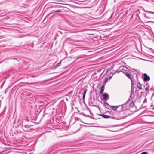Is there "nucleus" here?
Returning <instances> with one entry per match:
<instances>
[{
	"label": "nucleus",
	"mask_w": 154,
	"mask_h": 154,
	"mask_svg": "<svg viewBox=\"0 0 154 154\" xmlns=\"http://www.w3.org/2000/svg\"><path fill=\"white\" fill-rule=\"evenodd\" d=\"M131 81V92L130 95V98H132V95L134 92V86L136 85L138 82V77L136 73H134L132 75V78L130 79Z\"/></svg>",
	"instance_id": "nucleus-1"
},
{
	"label": "nucleus",
	"mask_w": 154,
	"mask_h": 154,
	"mask_svg": "<svg viewBox=\"0 0 154 154\" xmlns=\"http://www.w3.org/2000/svg\"><path fill=\"white\" fill-rule=\"evenodd\" d=\"M54 11L52 12H50L46 16V18H47L48 16L50 15H51L53 14L54 12H62V11L60 10H54Z\"/></svg>",
	"instance_id": "nucleus-8"
},
{
	"label": "nucleus",
	"mask_w": 154,
	"mask_h": 154,
	"mask_svg": "<svg viewBox=\"0 0 154 154\" xmlns=\"http://www.w3.org/2000/svg\"><path fill=\"white\" fill-rule=\"evenodd\" d=\"M146 12H148V13H152V12L149 11H146Z\"/></svg>",
	"instance_id": "nucleus-28"
},
{
	"label": "nucleus",
	"mask_w": 154,
	"mask_h": 154,
	"mask_svg": "<svg viewBox=\"0 0 154 154\" xmlns=\"http://www.w3.org/2000/svg\"><path fill=\"white\" fill-rule=\"evenodd\" d=\"M145 83V84L146 85H147H147H148V83H147V82H146V83Z\"/></svg>",
	"instance_id": "nucleus-29"
},
{
	"label": "nucleus",
	"mask_w": 154,
	"mask_h": 154,
	"mask_svg": "<svg viewBox=\"0 0 154 154\" xmlns=\"http://www.w3.org/2000/svg\"><path fill=\"white\" fill-rule=\"evenodd\" d=\"M135 97V95L134 94L133 96V97H132L131 98H130V97L129 99L125 103L119 106V109H120V112L125 110L126 109H128V105L127 104L129 103V101L130 100H132V99L134 98Z\"/></svg>",
	"instance_id": "nucleus-3"
},
{
	"label": "nucleus",
	"mask_w": 154,
	"mask_h": 154,
	"mask_svg": "<svg viewBox=\"0 0 154 154\" xmlns=\"http://www.w3.org/2000/svg\"><path fill=\"white\" fill-rule=\"evenodd\" d=\"M104 85H103L100 88V94H102L103 93V91L104 90Z\"/></svg>",
	"instance_id": "nucleus-11"
},
{
	"label": "nucleus",
	"mask_w": 154,
	"mask_h": 154,
	"mask_svg": "<svg viewBox=\"0 0 154 154\" xmlns=\"http://www.w3.org/2000/svg\"><path fill=\"white\" fill-rule=\"evenodd\" d=\"M86 92V91L85 90L84 91V92L83 93V99L84 100L85 99V95Z\"/></svg>",
	"instance_id": "nucleus-20"
},
{
	"label": "nucleus",
	"mask_w": 154,
	"mask_h": 154,
	"mask_svg": "<svg viewBox=\"0 0 154 154\" xmlns=\"http://www.w3.org/2000/svg\"><path fill=\"white\" fill-rule=\"evenodd\" d=\"M85 55H84V54L79 55V56H77L76 57V58H77V59H78L79 58H84L85 57Z\"/></svg>",
	"instance_id": "nucleus-13"
},
{
	"label": "nucleus",
	"mask_w": 154,
	"mask_h": 154,
	"mask_svg": "<svg viewBox=\"0 0 154 154\" xmlns=\"http://www.w3.org/2000/svg\"><path fill=\"white\" fill-rule=\"evenodd\" d=\"M128 69L126 67H121L119 68V70H118L116 71L114 73H116V72H117L118 73H119V72H122L123 73H124L125 75L128 72Z\"/></svg>",
	"instance_id": "nucleus-4"
},
{
	"label": "nucleus",
	"mask_w": 154,
	"mask_h": 154,
	"mask_svg": "<svg viewBox=\"0 0 154 154\" xmlns=\"http://www.w3.org/2000/svg\"><path fill=\"white\" fill-rule=\"evenodd\" d=\"M131 81V92L130 95V98H132V95L134 92V86L136 85L138 82V77L136 73H134L132 75V78L130 79Z\"/></svg>",
	"instance_id": "nucleus-2"
},
{
	"label": "nucleus",
	"mask_w": 154,
	"mask_h": 154,
	"mask_svg": "<svg viewBox=\"0 0 154 154\" xmlns=\"http://www.w3.org/2000/svg\"><path fill=\"white\" fill-rule=\"evenodd\" d=\"M108 78H106L105 79V81H104V83H106L108 81Z\"/></svg>",
	"instance_id": "nucleus-23"
},
{
	"label": "nucleus",
	"mask_w": 154,
	"mask_h": 154,
	"mask_svg": "<svg viewBox=\"0 0 154 154\" xmlns=\"http://www.w3.org/2000/svg\"><path fill=\"white\" fill-rule=\"evenodd\" d=\"M126 114L124 115V116L121 117L120 118H119V119H121L124 118H125L126 117L128 116V115L125 113Z\"/></svg>",
	"instance_id": "nucleus-16"
},
{
	"label": "nucleus",
	"mask_w": 154,
	"mask_h": 154,
	"mask_svg": "<svg viewBox=\"0 0 154 154\" xmlns=\"http://www.w3.org/2000/svg\"><path fill=\"white\" fill-rule=\"evenodd\" d=\"M84 116L88 117H90V116L89 115H87L85 114Z\"/></svg>",
	"instance_id": "nucleus-25"
},
{
	"label": "nucleus",
	"mask_w": 154,
	"mask_h": 154,
	"mask_svg": "<svg viewBox=\"0 0 154 154\" xmlns=\"http://www.w3.org/2000/svg\"><path fill=\"white\" fill-rule=\"evenodd\" d=\"M111 78V76L109 77V79H110Z\"/></svg>",
	"instance_id": "nucleus-32"
},
{
	"label": "nucleus",
	"mask_w": 154,
	"mask_h": 154,
	"mask_svg": "<svg viewBox=\"0 0 154 154\" xmlns=\"http://www.w3.org/2000/svg\"><path fill=\"white\" fill-rule=\"evenodd\" d=\"M31 125H24V127L26 128H30L31 127Z\"/></svg>",
	"instance_id": "nucleus-18"
},
{
	"label": "nucleus",
	"mask_w": 154,
	"mask_h": 154,
	"mask_svg": "<svg viewBox=\"0 0 154 154\" xmlns=\"http://www.w3.org/2000/svg\"><path fill=\"white\" fill-rule=\"evenodd\" d=\"M137 87L140 90L142 89V88L141 87V85L140 83H138L137 84Z\"/></svg>",
	"instance_id": "nucleus-15"
},
{
	"label": "nucleus",
	"mask_w": 154,
	"mask_h": 154,
	"mask_svg": "<svg viewBox=\"0 0 154 154\" xmlns=\"http://www.w3.org/2000/svg\"><path fill=\"white\" fill-rule=\"evenodd\" d=\"M80 114L83 115L84 116V115H85V114H84L83 112H82V113H80Z\"/></svg>",
	"instance_id": "nucleus-27"
},
{
	"label": "nucleus",
	"mask_w": 154,
	"mask_h": 154,
	"mask_svg": "<svg viewBox=\"0 0 154 154\" xmlns=\"http://www.w3.org/2000/svg\"><path fill=\"white\" fill-rule=\"evenodd\" d=\"M5 80H4V81L3 82V83H2V85H1V87H2V86L4 85V83H5Z\"/></svg>",
	"instance_id": "nucleus-24"
},
{
	"label": "nucleus",
	"mask_w": 154,
	"mask_h": 154,
	"mask_svg": "<svg viewBox=\"0 0 154 154\" xmlns=\"http://www.w3.org/2000/svg\"><path fill=\"white\" fill-rule=\"evenodd\" d=\"M143 80L144 82H146L150 80V78L149 76H148L147 74L144 73L143 74Z\"/></svg>",
	"instance_id": "nucleus-6"
},
{
	"label": "nucleus",
	"mask_w": 154,
	"mask_h": 154,
	"mask_svg": "<svg viewBox=\"0 0 154 154\" xmlns=\"http://www.w3.org/2000/svg\"><path fill=\"white\" fill-rule=\"evenodd\" d=\"M140 154H148L146 152H143L141 153Z\"/></svg>",
	"instance_id": "nucleus-26"
},
{
	"label": "nucleus",
	"mask_w": 154,
	"mask_h": 154,
	"mask_svg": "<svg viewBox=\"0 0 154 154\" xmlns=\"http://www.w3.org/2000/svg\"><path fill=\"white\" fill-rule=\"evenodd\" d=\"M134 103L133 101H132L131 102L130 104L129 105L130 106L132 107L134 105Z\"/></svg>",
	"instance_id": "nucleus-21"
},
{
	"label": "nucleus",
	"mask_w": 154,
	"mask_h": 154,
	"mask_svg": "<svg viewBox=\"0 0 154 154\" xmlns=\"http://www.w3.org/2000/svg\"><path fill=\"white\" fill-rule=\"evenodd\" d=\"M52 14V15L51 17V18L52 17H53L55 14Z\"/></svg>",
	"instance_id": "nucleus-30"
},
{
	"label": "nucleus",
	"mask_w": 154,
	"mask_h": 154,
	"mask_svg": "<svg viewBox=\"0 0 154 154\" xmlns=\"http://www.w3.org/2000/svg\"><path fill=\"white\" fill-rule=\"evenodd\" d=\"M102 97L103 98V99L104 100H107L109 99V96L108 94L107 93H105L103 94Z\"/></svg>",
	"instance_id": "nucleus-7"
},
{
	"label": "nucleus",
	"mask_w": 154,
	"mask_h": 154,
	"mask_svg": "<svg viewBox=\"0 0 154 154\" xmlns=\"http://www.w3.org/2000/svg\"><path fill=\"white\" fill-rule=\"evenodd\" d=\"M99 115L105 119L109 118L111 117L110 116H109L104 114H100Z\"/></svg>",
	"instance_id": "nucleus-10"
},
{
	"label": "nucleus",
	"mask_w": 154,
	"mask_h": 154,
	"mask_svg": "<svg viewBox=\"0 0 154 154\" xmlns=\"http://www.w3.org/2000/svg\"><path fill=\"white\" fill-rule=\"evenodd\" d=\"M34 46V44L33 43H32L30 44H29L27 45V46L28 47H29L30 46L33 47Z\"/></svg>",
	"instance_id": "nucleus-22"
},
{
	"label": "nucleus",
	"mask_w": 154,
	"mask_h": 154,
	"mask_svg": "<svg viewBox=\"0 0 154 154\" xmlns=\"http://www.w3.org/2000/svg\"><path fill=\"white\" fill-rule=\"evenodd\" d=\"M45 114H44L43 116V117H44V116H45Z\"/></svg>",
	"instance_id": "nucleus-33"
},
{
	"label": "nucleus",
	"mask_w": 154,
	"mask_h": 154,
	"mask_svg": "<svg viewBox=\"0 0 154 154\" xmlns=\"http://www.w3.org/2000/svg\"><path fill=\"white\" fill-rule=\"evenodd\" d=\"M110 109H112L114 112L116 111L120 112V111L119 110V106H110L109 107Z\"/></svg>",
	"instance_id": "nucleus-5"
},
{
	"label": "nucleus",
	"mask_w": 154,
	"mask_h": 154,
	"mask_svg": "<svg viewBox=\"0 0 154 154\" xmlns=\"http://www.w3.org/2000/svg\"><path fill=\"white\" fill-rule=\"evenodd\" d=\"M104 105L107 108V106L110 107V106L106 102H104Z\"/></svg>",
	"instance_id": "nucleus-14"
},
{
	"label": "nucleus",
	"mask_w": 154,
	"mask_h": 154,
	"mask_svg": "<svg viewBox=\"0 0 154 154\" xmlns=\"http://www.w3.org/2000/svg\"><path fill=\"white\" fill-rule=\"evenodd\" d=\"M149 85H147V87L145 88V90L147 91V93H148L149 92Z\"/></svg>",
	"instance_id": "nucleus-19"
},
{
	"label": "nucleus",
	"mask_w": 154,
	"mask_h": 154,
	"mask_svg": "<svg viewBox=\"0 0 154 154\" xmlns=\"http://www.w3.org/2000/svg\"><path fill=\"white\" fill-rule=\"evenodd\" d=\"M52 14V15L51 17V18L52 17H53L55 14Z\"/></svg>",
	"instance_id": "nucleus-31"
},
{
	"label": "nucleus",
	"mask_w": 154,
	"mask_h": 154,
	"mask_svg": "<svg viewBox=\"0 0 154 154\" xmlns=\"http://www.w3.org/2000/svg\"><path fill=\"white\" fill-rule=\"evenodd\" d=\"M125 75L130 79H131L132 78V76L130 75V74L128 72L126 73Z\"/></svg>",
	"instance_id": "nucleus-12"
},
{
	"label": "nucleus",
	"mask_w": 154,
	"mask_h": 154,
	"mask_svg": "<svg viewBox=\"0 0 154 154\" xmlns=\"http://www.w3.org/2000/svg\"><path fill=\"white\" fill-rule=\"evenodd\" d=\"M138 91H139V90H138L137 89V88L136 89L135 91V93L136 94H137L136 96H137L136 97V100H137L139 98H140V95H138V94L139 93Z\"/></svg>",
	"instance_id": "nucleus-9"
},
{
	"label": "nucleus",
	"mask_w": 154,
	"mask_h": 154,
	"mask_svg": "<svg viewBox=\"0 0 154 154\" xmlns=\"http://www.w3.org/2000/svg\"><path fill=\"white\" fill-rule=\"evenodd\" d=\"M15 58H14V60H15Z\"/></svg>",
	"instance_id": "nucleus-34"
},
{
	"label": "nucleus",
	"mask_w": 154,
	"mask_h": 154,
	"mask_svg": "<svg viewBox=\"0 0 154 154\" xmlns=\"http://www.w3.org/2000/svg\"><path fill=\"white\" fill-rule=\"evenodd\" d=\"M61 62H60L59 63H58L55 66V68H56L58 67L59 66H60V65L61 64Z\"/></svg>",
	"instance_id": "nucleus-17"
}]
</instances>
